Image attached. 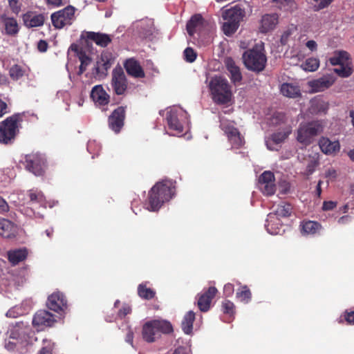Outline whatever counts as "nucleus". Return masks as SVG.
Listing matches in <instances>:
<instances>
[{"mask_svg": "<svg viewBox=\"0 0 354 354\" xmlns=\"http://www.w3.org/2000/svg\"><path fill=\"white\" fill-rule=\"evenodd\" d=\"M278 24V15L277 14H266L261 20L259 30L266 33L272 30Z\"/></svg>", "mask_w": 354, "mask_h": 354, "instance_id": "obj_23", "label": "nucleus"}, {"mask_svg": "<svg viewBox=\"0 0 354 354\" xmlns=\"http://www.w3.org/2000/svg\"><path fill=\"white\" fill-rule=\"evenodd\" d=\"M337 322L340 324L346 322L348 325H354V310H346L337 319Z\"/></svg>", "mask_w": 354, "mask_h": 354, "instance_id": "obj_40", "label": "nucleus"}, {"mask_svg": "<svg viewBox=\"0 0 354 354\" xmlns=\"http://www.w3.org/2000/svg\"><path fill=\"white\" fill-rule=\"evenodd\" d=\"M217 292L216 288L211 286L203 293L198 295L197 306L201 311L207 312L209 310L212 301Z\"/></svg>", "mask_w": 354, "mask_h": 354, "instance_id": "obj_17", "label": "nucleus"}, {"mask_svg": "<svg viewBox=\"0 0 354 354\" xmlns=\"http://www.w3.org/2000/svg\"><path fill=\"white\" fill-rule=\"evenodd\" d=\"M46 306L50 310L59 313L67 308V300L62 292L59 291L54 292L48 296Z\"/></svg>", "mask_w": 354, "mask_h": 354, "instance_id": "obj_14", "label": "nucleus"}, {"mask_svg": "<svg viewBox=\"0 0 354 354\" xmlns=\"http://www.w3.org/2000/svg\"><path fill=\"white\" fill-rule=\"evenodd\" d=\"M38 354H53V346L48 343L41 348Z\"/></svg>", "mask_w": 354, "mask_h": 354, "instance_id": "obj_58", "label": "nucleus"}, {"mask_svg": "<svg viewBox=\"0 0 354 354\" xmlns=\"http://www.w3.org/2000/svg\"><path fill=\"white\" fill-rule=\"evenodd\" d=\"M263 194L268 196L273 195L276 191V185L274 182L270 183H264L259 185Z\"/></svg>", "mask_w": 354, "mask_h": 354, "instance_id": "obj_43", "label": "nucleus"}, {"mask_svg": "<svg viewBox=\"0 0 354 354\" xmlns=\"http://www.w3.org/2000/svg\"><path fill=\"white\" fill-rule=\"evenodd\" d=\"M85 35L86 39L91 40L96 45L103 48L108 46L112 41L111 36L105 33L88 31L86 32Z\"/></svg>", "mask_w": 354, "mask_h": 354, "instance_id": "obj_22", "label": "nucleus"}, {"mask_svg": "<svg viewBox=\"0 0 354 354\" xmlns=\"http://www.w3.org/2000/svg\"><path fill=\"white\" fill-rule=\"evenodd\" d=\"M301 227L302 234L307 235H314L319 233L322 229V226L319 223L313 221H304L301 223Z\"/></svg>", "mask_w": 354, "mask_h": 354, "instance_id": "obj_28", "label": "nucleus"}, {"mask_svg": "<svg viewBox=\"0 0 354 354\" xmlns=\"http://www.w3.org/2000/svg\"><path fill=\"white\" fill-rule=\"evenodd\" d=\"M113 62H97L95 71L97 74H106L107 71L111 68Z\"/></svg>", "mask_w": 354, "mask_h": 354, "instance_id": "obj_47", "label": "nucleus"}, {"mask_svg": "<svg viewBox=\"0 0 354 354\" xmlns=\"http://www.w3.org/2000/svg\"><path fill=\"white\" fill-rule=\"evenodd\" d=\"M9 206L7 202L0 196V213H5L8 212Z\"/></svg>", "mask_w": 354, "mask_h": 354, "instance_id": "obj_59", "label": "nucleus"}, {"mask_svg": "<svg viewBox=\"0 0 354 354\" xmlns=\"http://www.w3.org/2000/svg\"><path fill=\"white\" fill-rule=\"evenodd\" d=\"M292 211V207L290 204H283L278 205L274 213H270L268 216V219L266 221L267 224L266 225V227L267 228V230L269 233L271 234H278V231L273 230V223L275 218L279 217H288Z\"/></svg>", "mask_w": 354, "mask_h": 354, "instance_id": "obj_13", "label": "nucleus"}, {"mask_svg": "<svg viewBox=\"0 0 354 354\" xmlns=\"http://www.w3.org/2000/svg\"><path fill=\"white\" fill-rule=\"evenodd\" d=\"M71 51H73L77 57L80 56V54L86 53L84 50L76 44H72L69 48Z\"/></svg>", "mask_w": 354, "mask_h": 354, "instance_id": "obj_55", "label": "nucleus"}, {"mask_svg": "<svg viewBox=\"0 0 354 354\" xmlns=\"http://www.w3.org/2000/svg\"><path fill=\"white\" fill-rule=\"evenodd\" d=\"M28 197L32 204L43 205L45 203L46 198L43 193L37 190H30L28 192Z\"/></svg>", "mask_w": 354, "mask_h": 354, "instance_id": "obj_37", "label": "nucleus"}, {"mask_svg": "<svg viewBox=\"0 0 354 354\" xmlns=\"http://www.w3.org/2000/svg\"><path fill=\"white\" fill-rule=\"evenodd\" d=\"M228 140L232 145L236 148L241 147L244 143L243 138L241 137L240 132L237 135L235 133L234 136H232Z\"/></svg>", "mask_w": 354, "mask_h": 354, "instance_id": "obj_48", "label": "nucleus"}, {"mask_svg": "<svg viewBox=\"0 0 354 354\" xmlns=\"http://www.w3.org/2000/svg\"><path fill=\"white\" fill-rule=\"evenodd\" d=\"M24 113H17L0 122V143L12 145L19 133Z\"/></svg>", "mask_w": 354, "mask_h": 354, "instance_id": "obj_2", "label": "nucleus"}, {"mask_svg": "<svg viewBox=\"0 0 354 354\" xmlns=\"http://www.w3.org/2000/svg\"><path fill=\"white\" fill-rule=\"evenodd\" d=\"M37 48L40 52H46L48 48V43L44 40H40L38 42Z\"/></svg>", "mask_w": 354, "mask_h": 354, "instance_id": "obj_61", "label": "nucleus"}, {"mask_svg": "<svg viewBox=\"0 0 354 354\" xmlns=\"http://www.w3.org/2000/svg\"><path fill=\"white\" fill-rule=\"evenodd\" d=\"M221 308L223 313L233 316L235 314V306L230 300L225 299L221 304Z\"/></svg>", "mask_w": 354, "mask_h": 354, "instance_id": "obj_42", "label": "nucleus"}, {"mask_svg": "<svg viewBox=\"0 0 354 354\" xmlns=\"http://www.w3.org/2000/svg\"><path fill=\"white\" fill-rule=\"evenodd\" d=\"M9 5H10V7L11 8L13 12H15V13L19 12V10H20V7L17 6V0H10Z\"/></svg>", "mask_w": 354, "mask_h": 354, "instance_id": "obj_60", "label": "nucleus"}, {"mask_svg": "<svg viewBox=\"0 0 354 354\" xmlns=\"http://www.w3.org/2000/svg\"><path fill=\"white\" fill-rule=\"evenodd\" d=\"M127 73L133 78H143L145 73L140 62L134 57L127 59L123 64Z\"/></svg>", "mask_w": 354, "mask_h": 354, "instance_id": "obj_16", "label": "nucleus"}, {"mask_svg": "<svg viewBox=\"0 0 354 354\" xmlns=\"http://www.w3.org/2000/svg\"><path fill=\"white\" fill-rule=\"evenodd\" d=\"M15 234V225L8 219L0 218V236L9 239L14 237Z\"/></svg>", "mask_w": 354, "mask_h": 354, "instance_id": "obj_25", "label": "nucleus"}, {"mask_svg": "<svg viewBox=\"0 0 354 354\" xmlns=\"http://www.w3.org/2000/svg\"><path fill=\"white\" fill-rule=\"evenodd\" d=\"M55 322V316L45 310L37 311L32 319V324L38 327L52 326Z\"/></svg>", "mask_w": 354, "mask_h": 354, "instance_id": "obj_18", "label": "nucleus"}, {"mask_svg": "<svg viewBox=\"0 0 354 354\" xmlns=\"http://www.w3.org/2000/svg\"><path fill=\"white\" fill-rule=\"evenodd\" d=\"M275 178L274 174L270 171H265L263 172L259 178V183L264 184V183H270L271 182H274Z\"/></svg>", "mask_w": 354, "mask_h": 354, "instance_id": "obj_44", "label": "nucleus"}, {"mask_svg": "<svg viewBox=\"0 0 354 354\" xmlns=\"http://www.w3.org/2000/svg\"><path fill=\"white\" fill-rule=\"evenodd\" d=\"M24 166L26 170L36 176L44 175L46 169V159L44 155L38 153L28 154L25 156Z\"/></svg>", "mask_w": 354, "mask_h": 354, "instance_id": "obj_8", "label": "nucleus"}, {"mask_svg": "<svg viewBox=\"0 0 354 354\" xmlns=\"http://www.w3.org/2000/svg\"><path fill=\"white\" fill-rule=\"evenodd\" d=\"M209 89L213 101L217 104H226L231 101L232 93L227 80L215 77L209 82Z\"/></svg>", "mask_w": 354, "mask_h": 354, "instance_id": "obj_6", "label": "nucleus"}, {"mask_svg": "<svg viewBox=\"0 0 354 354\" xmlns=\"http://www.w3.org/2000/svg\"><path fill=\"white\" fill-rule=\"evenodd\" d=\"M97 62H113L112 55L108 52H103L101 54L100 58Z\"/></svg>", "mask_w": 354, "mask_h": 354, "instance_id": "obj_54", "label": "nucleus"}, {"mask_svg": "<svg viewBox=\"0 0 354 354\" xmlns=\"http://www.w3.org/2000/svg\"><path fill=\"white\" fill-rule=\"evenodd\" d=\"M333 0H322L318 5V9H323L330 5Z\"/></svg>", "mask_w": 354, "mask_h": 354, "instance_id": "obj_63", "label": "nucleus"}, {"mask_svg": "<svg viewBox=\"0 0 354 354\" xmlns=\"http://www.w3.org/2000/svg\"><path fill=\"white\" fill-rule=\"evenodd\" d=\"M351 64V62H348L345 65H341L339 68H334V72L341 77H348L353 73Z\"/></svg>", "mask_w": 354, "mask_h": 354, "instance_id": "obj_41", "label": "nucleus"}, {"mask_svg": "<svg viewBox=\"0 0 354 354\" xmlns=\"http://www.w3.org/2000/svg\"><path fill=\"white\" fill-rule=\"evenodd\" d=\"M6 33L8 35H15L19 32V28L17 20L13 17H2Z\"/></svg>", "mask_w": 354, "mask_h": 354, "instance_id": "obj_30", "label": "nucleus"}, {"mask_svg": "<svg viewBox=\"0 0 354 354\" xmlns=\"http://www.w3.org/2000/svg\"><path fill=\"white\" fill-rule=\"evenodd\" d=\"M286 121V115L284 113L277 112L275 113L272 118V122L274 124H280L285 123Z\"/></svg>", "mask_w": 354, "mask_h": 354, "instance_id": "obj_49", "label": "nucleus"}, {"mask_svg": "<svg viewBox=\"0 0 354 354\" xmlns=\"http://www.w3.org/2000/svg\"><path fill=\"white\" fill-rule=\"evenodd\" d=\"M234 285L231 283H227L224 286L223 294L225 297H230L234 293Z\"/></svg>", "mask_w": 354, "mask_h": 354, "instance_id": "obj_51", "label": "nucleus"}, {"mask_svg": "<svg viewBox=\"0 0 354 354\" xmlns=\"http://www.w3.org/2000/svg\"><path fill=\"white\" fill-rule=\"evenodd\" d=\"M336 203L333 201H324L323 203L322 209L324 211L332 210L336 207Z\"/></svg>", "mask_w": 354, "mask_h": 354, "instance_id": "obj_57", "label": "nucleus"}, {"mask_svg": "<svg viewBox=\"0 0 354 354\" xmlns=\"http://www.w3.org/2000/svg\"><path fill=\"white\" fill-rule=\"evenodd\" d=\"M351 221V217L348 215H346V216H343L340 217L338 219L337 223L339 224L343 225V224H346V223L350 222Z\"/></svg>", "mask_w": 354, "mask_h": 354, "instance_id": "obj_62", "label": "nucleus"}, {"mask_svg": "<svg viewBox=\"0 0 354 354\" xmlns=\"http://www.w3.org/2000/svg\"><path fill=\"white\" fill-rule=\"evenodd\" d=\"M131 308L129 306H122L118 311V316L121 318L124 317L128 314L131 313Z\"/></svg>", "mask_w": 354, "mask_h": 354, "instance_id": "obj_56", "label": "nucleus"}, {"mask_svg": "<svg viewBox=\"0 0 354 354\" xmlns=\"http://www.w3.org/2000/svg\"><path fill=\"white\" fill-rule=\"evenodd\" d=\"M91 97L95 104L98 106L107 105L110 101V96L103 88L102 86H95L91 93Z\"/></svg>", "mask_w": 354, "mask_h": 354, "instance_id": "obj_21", "label": "nucleus"}, {"mask_svg": "<svg viewBox=\"0 0 354 354\" xmlns=\"http://www.w3.org/2000/svg\"><path fill=\"white\" fill-rule=\"evenodd\" d=\"M310 109L314 113H326L328 109V104L322 100H315L312 101Z\"/></svg>", "mask_w": 354, "mask_h": 354, "instance_id": "obj_36", "label": "nucleus"}, {"mask_svg": "<svg viewBox=\"0 0 354 354\" xmlns=\"http://www.w3.org/2000/svg\"><path fill=\"white\" fill-rule=\"evenodd\" d=\"M318 145L322 152L326 155H335L340 150L338 140L332 141L326 137H322L319 140Z\"/></svg>", "mask_w": 354, "mask_h": 354, "instance_id": "obj_20", "label": "nucleus"}, {"mask_svg": "<svg viewBox=\"0 0 354 354\" xmlns=\"http://www.w3.org/2000/svg\"><path fill=\"white\" fill-rule=\"evenodd\" d=\"M114 93L118 95H124L128 88V80L122 68L113 70L111 82Z\"/></svg>", "mask_w": 354, "mask_h": 354, "instance_id": "obj_11", "label": "nucleus"}, {"mask_svg": "<svg viewBox=\"0 0 354 354\" xmlns=\"http://www.w3.org/2000/svg\"><path fill=\"white\" fill-rule=\"evenodd\" d=\"M243 59L248 70L257 73L263 71L267 62L263 46L256 44L252 48L245 51Z\"/></svg>", "mask_w": 354, "mask_h": 354, "instance_id": "obj_4", "label": "nucleus"}, {"mask_svg": "<svg viewBox=\"0 0 354 354\" xmlns=\"http://www.w3.org/2000/svg\"><path fill=\"white\" fill-rule=\"evenodd\" d=\"M329 62L333 66L345 65L349 61V54L346 51H339L330 57Z\"/></svg>", "mask_w": 354, "mask_h": 354, "instance_id": "obj_33", "label": "nucleus"}, {"mask_svg": "<svg viewBox=\"0 0 354 354\" xmlns=\"http://www.w3.org/2000/svg\"><path fill=\"white\" fill-rule=\"evenodd\" d=\"M319 66V60L315 57H310L306 59L301 64V68L306 71H315Z\"/></svg>", "mask_w": 354, "mask_h": 354, "instance_id": "obj_38", "label": "nucleus"}, {"mask_svg": "<svg viewBox=\"0 0 354 354\" xmlns=\"http://www.w3.org/2000/svg\"><path fill=\"white\" fill-rule=\"evenodd\" d=\"M220 127L221 129L225 132V135L231 131L232 129L235 128L230 122L227 121H222L221 122Z\"/></svg>", "mask_w": 354, "mask_h": 354, "instance_id": "obj_52", "label": "nucleus"}, {"mask_svg": "<svg viewBox=\"0 0 354 354\" xmlns=\"http://www.w3.org/2000/svg\"><path fill=\"white\" fill-rule=\"evenodd\" d=\"M175 187L170 181L158 182L149 192L147 209L158 211L164 203L169 201L174 195Z\"/></svg>", "mask_w": 354, "mask_h": 354, "instance_id": "obj_1", "label": "nucleus"}, {"mask_svg": "<svg viewBox=\"0 0 354 354\" xmlns=\"http://www.w3.org/2000/svg\"><path fill=\"white\" fill-rule=\"evenodd\" d=\"M335 82V77L331 75H324L308 82L311 93L323 92L329 88Z\"/></svg>", "mask_w": 354, "mask_h": 354, "instance_id": "obj_15", "label": "nucleus"}, {"mask_svg": "<svg viewBox=\"0 0 354 354\" xmlns=\"http://www.w3.org/2000/svg\"><path fill=\"white\" fill-rule=\"evenodd\" d=\"M127 106H120L113 111L108 118L109 127L115 133L120 132L124 125Z\"/></svg>", "mask_w": 354, "mask_h": 354, "instance_id": "obj_12", "label": "nucleus"}, {"mask_svg": "<svg viewBox=\"0 0 354 354\" xmlns=\"http://www.w3.org/2000/svg\"><path fill=\"white\" fill-rule=\"evenodd\" d=\"M306 46L313 51L317 49V43L314 40H309L306 42Z\"/></svg>", "mask_w": 354, "mask_h": 354, "instance_id": "obj_64", "label": "nucleus"}, {"mask_svg": "<svg viewBox=\"0 0 354 354\" xmlns=\"http://www.w3.org/2000/svg\"><path fill=\"white\" fill-rule=\"evenodd\" d=\"M195 320V313L190 310L187 312L182 321V329L186 334H190L193 329V323Z\"/></svg>", "mask_w": 354, "mask_h": 354, "instance_id": "obj_32", "label": "nucleus"}, {"mask_svg": "<svg viewBox=\"0 0 354 354\" xmlns=\"http://www.w3.org/2000/svg\"><path fill=\"white\" fill-rule=\"evenodd\" d=\"M245 16V9L241 6L236 5L223 12L222 17L224 22L222 30L227 36L233 35L239 28L240 22Z\"/></svg>", "mask_w": 354, "mask_h": 354, "instance_id": "obj_5", "label": "nucleus"}, {"mask_svg": "<svg viewBox=\"0 0 354 354\" xmlns=\"http://www.w3.org/2000/svg\"><path fill=\"white\" fill-rule=\"evenodd\" d=\"M213 28V24L205 20L201 14H195L187 21L186 30L189 36L203 34Z\"/></svg>", "mask_w": 354, "mask_h": 354, "instance_id": "obj_10", "label": "nucleus"}, {"mask_svg": "<svg viewBox=\"0 0 354 354\" xmlns=\"http://www.w3.org/2000/svg\"><path fill=\"white\" fill-rule=\"evenodd\" d=\"M236 297L245 304L251 300L252 294L247 286H243L236 292Z\"/></svg>", "mask_w": 354, "mask_h": 354, "instance_id": "obj_39", "label": "nucleus"}, {"mask_svg": "<svg viewBox=\"0 0 354 354\" xmlns=\"http://www.w3.org/2000/svg\"><path fill=\"white\" fill-rule=\"evenodd\" d=\"M166 120L169 129L176 131L178 133L183 132V125L178 118V113L176 110H170L167 112Z\"/></svg>", "mask_w": 354, "mask_h": 354, "instance_id": "obj_24", "label": "nucleus"}, {"mask_svg": "<svg viewBox=\"0 0 354 354\" xmlns=\"http://www.w3.org/2000/svg\"><path fill=\"white\" fill-rule=\"evenodd\" d=\"M28 252L26 248L10 250L8 252V259L12 265H17L26 259Z\"/></svg>", "mask_w": 354, "mask_h": 354, "instance_id": "obj_29", "label": "nucleus"}, {"mask_svg": "<svg viewBox=\"0 0 354 354\" xmlns=\"http://www.w3.org/2000/svg\"><path fill=\"white\" fill-rule=\"evenodd\" d=\"M138 295L143 299L150 300L156 296V291L147 286V283H142L138 286Z\"/></svg>", "mask_w": 354, "mask_h": 354, "instance_id": "obj_34", "label": "nucleus"}, {"mask_svg": "<svg viewBox=\"0 0 354 354\" xmlns=\"http://www.w3.org/2000/svg\"><path fill=\"white\" fill-rule=\"evenodd\" d=\"M10 111L6 102L0 99V118H2L6 113H10Z\"/></svg>", "mask_w": 354, "mask_h": 354, "instance_id": "obj_53", "label": "nucleus"}, {"mask_svg": "<svg viewBox=\"0 0 354 354\" xmlns=\"http://www.w3.org/2000/svg\"><path fill=\"white\" fill-rule=\"evenodd\" d=\"M80 61V66L79 68V72L78 74L81 75L86 70L88 65L90 64L91 59V58L86 55V53L84 54H80V56L78 57Z\"/></svg>", "mask_w": 354, "mask_h": 354, "instance_id": "obj_45", "label": "nucleus"}, {"mask_svg": "<svg viewBox=\"0 0 354 354\" xmlns=\"http://www.w3.org/2000/svg\"><path fill=\"white\" fill-rule=\"evenodd\" d=\"M22 19L24 26L28 28L42 26L45 22L44 14H36L32 11L24 14Z\"/></svg>", "mask_w": 354, "mask_h": 354, "instance_id": "obj_19", "label": "nucleus"}, {"mask_svg": "<svg viewBox=\"0 0 354 354\" xmlns=\"http://www.w3.org/2000/svg\"><path fill=\"white\" fill-rule=\"evenodd\" d=\"M225 65L227 71L230 73L231 81L236 84L237 82H240L242 80V75L240 71V68L235 64L234 61L228 57L225 60Z\"/></svg>", "mask_w": 354, "mask_h": 354, "instance_id": "obj_27", "label": "nucleus"}, {"mask_svg": "<svg viewBox=\"0 0 354 354\" xmlns=\"http://www.w3.org/2000/svg\"><path fill=\"white\" fill-rule=\"evenodd\" d=\"M280 91L283 96L289 98H297L301 96L300 87L291 83H283L281 85Z\"/></svg>", "mask_w": 354, "mask_h": 354, "instance_id": "obj_26", "label": "nucleus"}, {"mask_svg": "<svg viewBox=\"0 0 354 354\" xmlns=\"http://www.w3.org/2000/svg\"><path fill=\"white\" fill-rule=\"evenodd\" d=\"M25 68L19 64H14L9 69V75L14 81L19 80L25 75Z\"/></svg>", "mask_w": 354, "mask_h": 354, "instance_id": "obj_35", "label": "nucleus"}, {"mask_svg": "<svg viewBox=\"0 0 354 354\" xmlns=\"http://www.w3.org/2000/svg\"><path fill=\"white\" fill-rule=\"evenodd\" d=\"M183 57L187 62L192 63L196 60L197 53L192 48L187 47L184 50Z\"/></svg>", "mask_w": 354, "mask_h": 354, "instance_id": "obj_46", "label": "nucleus"}, {"mask_svg": "<svg viewBox=\"0 0 354 354\" xmlns=\"http://www.w3.org/2000/svg\"><path fill=\"white\" fill-rule=\"evenodd\" d=\"M75 12L73 6H68L53 12L50 16L53 26L57 29H62L65 26L71 25L75 19Z\"/></svg>", "mask_w": 354, "mask_h": 354, "instance_id": "obj_9", "label": "nucleus"}, {"mask_svg": "<svg viewBox=\"0 0 354 354\" xmlns=\"http://www.w3.org/2000/svg\"><path fill=\"white\" fill-rule=\"evenodd\" d=\"M174 331L172 324L165 319H153L147 322L142 326V336L149 343L156 342L162 334L169 335Z\"/></svg>", "mask_w": 354, "mask_h": 354, "instance_id": "obj_3", "label": "nucleus"}, {"mask_svg": "<svg viewBox=\"0 0 354 354\" xmlns=\"http://www.w3.org/2000/svg\"><path fill=\"white\" fill-rule=\"evenodd\" d=\"M291 130H288L287 131H278L272 133L268 140L266 141L267 147L269 149L273 150V149L270 147V142H272L273 144L279 145L285 141L290 134Z\"/></svg>", "mask_w": 354, "mask_h": 354, "instance_id": "obj_31", "label": "nucleus"}, {"mask_svg": "<svg viewBox=\"0 0 354 354\" xmlns=\"http://www.w3.org/2000/svg\"><path fill=\"white\" fill-rule=\"evenodd\" d=\"M322 131V127L317 122L301 123L297 131V140L304 146H308L314 138Z\"/></svg>", "mask_w": 354, "mask_h": 354, "instance_id": "obj_7", "label": "nucleus"}, {"mask_svg": "<svg viewBox=\"0 0 354 354\" xmlns=\"http://www.w3.org/2000/svg\"><path fill=\"white\" fill-rule=\"evenodd\" d=\"M296 27L288 28L286 30L283 32L281 37V43L282 45H286L288 40L290 37L292 35L293 32L296 30Z\"/></svg>", "mask_w": 354, "mask_h": 354, "instance_id": "obj_50", "label": "nucleus"}]
</instances>
